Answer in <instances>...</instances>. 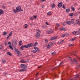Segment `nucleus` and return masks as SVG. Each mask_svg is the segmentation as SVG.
<instances>
[{"instance_id":"1","label":"nucleus","mask_w":80,"mask_h":80,"mask_svg":"<svg viewBox=\"0 0 80 80\" xmlns=\"http://www.w3.org/2000/svg\"><path fill=\"white\" fill-rule=\"evenodd\" d=\"M21 10V7H20L18 6L16 7V9H13V12L15 13H17V12H19Z\"/></svg>"},{"instance_id":"2","label":"nucleus","mask_w":80,"mask_h":80,"mask_svg":"<svg viewBox=\"0 0 80 80\" xmlns=\"http://www.w3.org/2000/svg\"><path fill=\"white\" fill-rule=\"evenodd\" d=\"M12 43H12V47H15L17 45V40L16 39H15L13 41H12Z\"/></svg>"},{"instance_id":"3","label":"nucleus","mask_w":80,"mask_h":80,"mask_svg":"<svg viewBox=\"0 0 80 80\" xmlns=\"http://www.w3.org/2000/svg\"><path fill=\"white\" fill-rule=\"evenodd\" d=\"M21 68H25L27 67V66L25 64H21L20 65Z\"/></svg>"},{"instance_id":"4","label":"nucleus","mask_w":80,"mask_h":80,"mask_svg":"<svg viewBox=\"0 0 80 80\" xmlns=\"http://www.w3.org/2000/svg\"><path fill=\"white\" fill-rule=\"evenodd\" d=\"M53 45V43L52 42H50L49 43V44L48 45V46L47 47V48H49L50 47H52Z\"/></svg>"},{"instance_id":"5","label":"nucleus","mask_w":80,"mask_h":80,"mask_svg":"<svg viewBox=\"0 0 80 80\" xmlns=\"http://www.w3.org/2000/svg\"><path fill=\"white\" fill-rule=\"evenodd\" d=\"M58 37L57 36L52 37L50 39V40H55V39H57Z\"/></svg>"},{"instance_id":"6","label":"nucleus","mask_w":80,"mask_h":80,"mask_svg":"<svg viewBox=\"0 0 80 80\" xmlns=\"http://www.w3.org/2000/svg\"><path fill=\"white\" fill-rule=\"evenodd\" d=\"M53 32V31L51 29H50L49 30H48L47 32V33L48 34H50V33H52Z\"/></svg>"},{"instance_id":"7","label":"nucleus","mask_w":80,"mask_h":80,"mask_svg":"<svg viewBox=\"0 0 80 80\" xmlns=\"http://www.w3.org/2000/svg\"><path fill=\"white\" fill-rule=\"evenodd\" d=\"M34 49L36 50V51H37V52H40V49L39 48L37 47H34Z\"/></svg>"},{"instance_id":"8","label":"nucleus","mask_w":80,"mask_h":80,"mask_svg":"<svg viewBox=\"0 0 80 80\" xmlns=\"http://www.w3.org/2000/svg\"><path fill=\"white\" fill-rule=\"evenodd\" d=\"M58 6L59 8H61L62 7V2H60L58 4Z\"/></svg>"},{"instance_id":"9","label":"nucleus","mask_w":80,"mask_h":80,"mask_svg":"<svg viewBox=\"0 0 80 80\" xmlns=\"http://www.w3.org/2000/svg\"><path fill=\"white\" fill-rule=\"evenodd\" d=\"M36 37L37 38H38L40 37V32H37L36 33Z\"/></svg>"},{"instance_id":"10","label":"nucleus","mask_w":80,"mask_h":80,"mask_svg":"<svg viewBox=\"0 0 80 80\" xmlns=\"http://www.w3.org/2000/svg\"><path fill=\"white\" fill-rule=\"evenodd\" d=\"M28 47H33V44L32 43H29L28 44Z\"/></svg>"},{"instance_id":"11","label":"nucleus","mask_w":80,"mask_h":80,"mask_svg":"<svg viewBox=\"0 0 80 80\" xmlns=\"http://www.w3.org/2000/svg\"><path fill=\"white\" fill-rule=\"evenodd\" d=\"M66 23L67 25H70L72 23H71V21H66Z\"/></svg>"},{"instance_id":"12","label":"nucleus","mask_w":80,"mask_h":80,"mask_svg":"<svg viewBox=\"0 0 80 80\" xmlns=\"http://www.w3.org/2000/svg\"><path fill=\"white\" fill-rule=\"evenodd\" d=\"M26 70H27V69L24 68L23 69L19 70V72H25V71H26Z\"/></svg>"},{"instance_id":"13","label":"nucleus","mask_w":80,"mask_h":80,"mask_svg":"<svg viewBox=\"0 0 80 80\" xmlns=\"http://www.w3.org/2000/svg\"><path fill=\"white\" fill-rule=\"evenodd\" d=\"M79 77V74H78L76 75V76L74 78H73V79L75 80H77L78 78V77Z\"/></svg>"},{"instance_id":"14","label":"nucleus","mask_w":80,"mask_h":80,"mask_svg":"<svg viewBox=\"0 0 80 80\" xmlns=\"http://www.w3.org/2000/svg\"><path fill=\"white\" fill-rule=\"evenodd\" d=\"M73 60L74 61V62H75L76 63H77V64L78 63V61L76 60V58H74Z\"/></svg>"},{"instance_id":"15","label":"nucleus","mask_w":80,"mask_h":80,"mask_svg":"<svg viewBox=\"0 0 80 80\" xmlns=\"http://www.w3.org/2000/svg\"><path fill=\"white\" fill-rule=\"evenodd\" d=\"M51 7L52 8H55V5L54 3H52V4Z\"/></svg>"},{"instance_id":"16","label":"nucleus","mask_w":80,"mask_h":80,"mask_svg":"<svg viewBox=\"0 0 80 80\" xmlns=\"http://www.w3.org/2000/svg\"><path fill=\"white\" fill-rule=\"evenodd\" d=\"M17 52L18 55L19 56H20V55H21L22 54V53L20 51H18Z\"/></svg>"},{"instance_id":"17","label":"nucleus","mask_w":80,"mask_h":80,"mask_svg":"<svg viewBox=\"0 0 80 80\" xmlns=\"http://www.w3.org/2000/svg\"><path fill=\"white\" fill-rule=\"evenodd\" d=\"M78 14H79V12H77L76 13H74V16H77V15H78Z\"/></svg>"},{"instance_id":"18","label":"nucleus","mask_w":80,"mask_h":80,"mask_svg":"<svg viewBox=\"0 0 80 80\" xmlns=\"http://www.w3.org/2000/svg\"><path fill=\"white\" fill-rule=\"evenodd\" d=\"M76 38H77V37H75L73 38H72V39H71L70 40V41H74V40H75V39H76Z\"/></svg>"},{"instance_id":"19","label":"nucleus","mask_w":80,"mask_h":80,"mask_svg":"<svg viewBox=\"0 0 80 80\" xmlns=\"http://www.w3.org/2000/svg\"><path fill=\"white\" fill-rule=\"evenodd\" d=\"M6 54L8 55H9L10 56H12V54H11L10 52H7Z\"/></svg>"},{"instance_id":"20","label":"nucleus","mask_w":80,"mask_h":80,"mask_svg":"<svg viewBox=\"0 0 80 80\" xmlns=\"http://www.w3.org/2000/svg\"><path fill=\"white\" fill-rule=\"evenodd\" d=\"M71 9L73 12H75V8L72 6H71Z\"/></svg>"},{"instance_id":"21","label":"nucleus","mask_w":80,"mask_h":80,"mask_svg":"<svg viewBox=\"0 0 80 80\" xmlns=\"http://www.w3.org/2000/svg\"><path fill=\"white\" fill-rule=\"evenodd\" d=\"M66 12L67 13H69V12H70V9L68 8L66 9Z\"/></svg>"},{"instance_id":"22","label":"nucleus","mask_w":80,"mask_h":80,"mask_svg":"<svg viewBox=\"0 0 80 80\" xmlns=\"http://www.w3.org/2000/svg\"><path fill=\"white\" fill-rule=\"evenodd\" d=\"M65 30V28H62L60 29V30H62V31H63V30Z\"/></svg>"},{"instance_id":"23","label":"nucleus","mask_w":80,"mask_h":80,"mask_svg":"<svg viewBox=\"0 0 80 80\" xmlns=\"http://www.w3.org/2000/svg\"><path fill=\"white\" fill-rule=\"evenodd\" d=\"M25 48L24 46L22 45L20 49L21 50H23V48Z\"/></svg>"},{"instance_id":"24","label":"nucleus","mask_w":80,"mask_h":80,"mask_svg":"<svg viewBox=\"0 0 80 80\" xmlns=\"http://www.w3.org/2000/svg\"><path fill=\"white\" fill-rule=\"evenodd\" d=\"M20 62H21V63H26V61H25L23 60L20 61Z\"/></svg>"},{"instance_id":"25","label":"nucleus","mask_w":80,"mask_h":80,"mask_svg":"<svg viewBox=\"0 0 80 80\" xmlns=\"http://www.w3.org/2000/svg\"><path fill=\"white\" fill-rule=\"evenodd\" d=\"M73 15H74V14L73 13H70L69 14V16H70V17H72Z\"/></svg>"},{"instance_id":"26","label":"nucleus","mask_w":80,"mask_h":80,"mask_svg":"<svg viewBox=\"0 0 80 80\" xmlns=\"http://www.w3.org/2000/svg\"><path fill=\"white\" fill-rule=\"evenodd\" d=\"M7 33L6 32H3V35L4 36H5V35H7Z\"/></svg>"},{"instance_id":"27","label":"nucleus","mask_w":80,"mask_h":80,"mask_svg":"<svg viewBox=\"0 0 80 80\" xmlns=\"http://www.w3.org/2000/svg\"><path fill=\"white\" fill-rule=\"evenodd\" d=\"M2 62H3V63H6V61L4 59H2Z\"/></svg>"},{"instance_id":"28","label":"nucleus","mask_w":80,"mask_h":80,"mask_svg":"<svg viewBox=\"0 0 80 80\" xmlns=\"http://www.w3.org/2000/svg\"><path fill=\"white\" fill-rule=\"evenodd\" d=\"M38 45V43L37 42H35L33 44V46H36V45Z\"/></svg>"},{"instance_id":"29","label":"nucleus","mask_w":80,"mask_h":80,"mask_svg":"<svg viewBox=\"0 0 80 80\" xmlns=\"http://www.w3.org/2000/svg\"><path fill=\"white\" fill-rule=\"evenodd\" d=\"M74 22H75V21L74 20V19H71L72 23V24H73V23H74Z\"/></svg>"},{"instance_id":"30","label":"nucleus","mask_w":80,"mask_h":80,"mask_svg":"<svg viewBox=\"0 0 80 80\" xmlns=\"http://www.w3.org/2000/svg\"><path fill=\"white\" fill-rule=\"evenodd\" d=\"M31 52H32V53H35L37 52V51L34 50L31 51Z\"/></svg>"},{"instance_id":"31","label":"nucleus","mask_w":80,"mask_h":80,"mask_svg":"<svg viewBox=\"0 0 80 80\" xmlns=\"http://www.w3.org/2000/svg\"><path fill=\"white\" fill-rule=\"evenodd\" d=\"M22 40H21L19 42V44L20 46L22 45Z\"/></svg>"},{"instance_id":"32","label":"nucleus","mask_w":80,"mask_h":80,"mask_svg":"<svg viewBox=\"0 0 80 80\" xmlns=\"http://www.w3.org/2000/svg\"><path fill=\"white\" fill-rule=\"evenodd\" d=\"M80 32L77 31H76V35H78V34H79Z\"/></svg>"},{"instance_id":"33","label":"nucleus","mask_w":80,"mask_h":80,"mask_svg":"<svg viewBox=\"0 0 80 80\" xmlns=\"http://www.w3.org/2000/svg\"><path fill=\"white\" fill-rule=\"evenodd\" d=\"M72 33L73 35H76V31H73L72 32Z\"/></svg>"},{"instance_id":"34","label":"nucleus","mask_w":80,"mask_h":80,"mask_svg":"<svg viewBox=\"0 0 80 80\" xmlns=\"http://www.w3.org/2000/svg\"><path fill=\"white\" fill-rule=\"evenodd\" d=\"M9 47L11 50H13V48H12V45H9Z\"/></svg>"},{"instance_id":"35","label":"nucleus","mask_w":80,"mask_h":80,"mask_svg":"<svg viewBox=\"0 0 80 80\" xmlns=\"http://www.w3.org/2000/svg\"><path fill=\"white\" fill-rule=\"evenodd\" d=\"M70 54H71V55H76V54L74 52L71 53Z\"/></svg>"},{"instance_id":"36","label":"nucleus","mask_w":80,"mask_h":80,"mask_svg":"<svg viewBox=\"0 0 80 80\" xmlns=\"http://www.w3.org/2000/svg\"><path fill=\"white\" fill-rule=\"evenodd\" d=\"M69 58H70V60L71 61V62H72V63H74V62L72 60V58H71L70 57H69Z\"/></svg>"},{"instance_id":"37","label":"nucleus","mask_w":80,"mask_h":80,"mask_svg":"<svg viewBox=\"0 0 80 80\" xmlns=\"http://www.w3.org/2000/svg\"><path fill=\"white\" fill-rule=\"evenodd\" d=\"M63 62H61L59 64V66H62V65H63Z\"/></svg>"},{"instance_id":"38","label":"nucleus","mask_w":80,"mask_h":80,"mask_svg":"<svg viewBox=\"0 0 80 80\" xmlns=\"http://www.w3.org/2000/svg\"><path fill=\"white\" fill-rule=\"evenodd\" d=\"M64 34L66 37V36H67V35H69V34L68 33H65Z\"/></svg>"},{"instance_id":"39","label":"nucleus","mask_w":80,"mask_h":80,"mask_svg":"<svg viewBox=\"0 0 80 80\" xmlns=\"http://www.w3.org/2000/svg\"><path fill=\"white\" fill-rule=\"evenodd\" d=\"M58 68V67H55V68L52 69V70H54L55 69H57V68Z\"/></svg>"},{"instance_id":"40","label":"nucleus","mask_w":80,"mask_h":80,"mask_svg":"<svg viewBox=\"0 0 80 80\" xmlns=\"http://www.w3.org/2000/svg\"><path fill=\"white\" fill-rule=\"evenodd\" d=\"M12 31H11L10 34L8 36L10 37V36H12Z\"/></svg>"},{"instance_id":"41","label":"nucleus","mask_w":80,"mask_h":80,"mask_svg":"<svg viewBox=\"0 0 80 80\" xmlns=\"http://www.w3.org/2000/svg\"><path fill=\"white\" fill-rule=\"evenodd\" d=\"M14 50L16 52H17V51H18V49H17V48L15 47L14 48Z\"/></svg>"},{"instance_id":"42","label":"nucleus","mask_w":80,"mask_h":80,"mask_svg":"<svg viewBox=\"0 0 80 80\" xmlns=\"http://www.w3.org/2000/svg\"><path fill=\"white\" fill-rule=\"evenodd\" d=\"M56 52H52L51 53V54L52 55H55V54H56Z\"/></svg>"},{"instance_id":"43","label":"nucleus","mask_w":80,"mask_h":80,"mask_svg":"<svg viewBox=\"0 0 80 80\" xmlns=\"http://www.w3.org/2000/svg\"><path fill=\"white\" fill-rule=\"evenodd\" d=\"M80 65L77 66L76 68L77 69H78V68H80Z\"/></svg>"},{"instance_id":"44","label":"nucleus","mask_w":80,"mask_h":80,"mask_svg":"<svg viewBox=\"0 0 80 80\" xmlns=\"http://www.w3.org/2000/svg\"><path fill=\"white\" fill-rule=\"evenodd\" d=\"M46 27H47V26H44V25H43L42 26V28H46Z\"/></svg>"},{"instance_id":"45","label":"nucleus","mask_w":80,"mask_h":80,"mask_svg":"<svg viewBox=\"0 0 80 80\" xmlns=\"http://www.w3.org/2000/svg\"><path fill=\"white\" fill-rule=\"evenodd\" d=\"M48 15H51V12H49L48 13Z\"/></svg>"},{"instance_id":"46","label":"nucleus","mask_w":80,"mask_h":80,"mask_svg":"<svg viewBox=\"0 0 80 80\" xmlns=\"http://www.w3.org/2000/svg\"><path fill=\"white\" fill-rule=\"evenodd\" d=\"M24 48H28V45L27 46V45H24Z\"/></svg>"},{"instance_id":"47","label":"nucleus","mask_w":80,"mask_h":80,"mask_svg":"<svg viewBox=\"0 0 80 80\" xmlns=\"http://www.w3.org/2000/svg\"><path fill=\"white\" fill-rule=\"evenodd\" d=\"M56 26L57 27H60V24L58 23H56Z\"/></svg>"},{"instance_id":"48","label":"nucleus","mask_w":80,"mask_h":80,"mask_svg":"<svg viewBox=\"0 0 80 80\" xmlns=\"http://www.w3.org/2000/svg\"><path fill=\"white\" fill-rule=\"evenodd\" d=\"M65 37L66 36L64 34L63 35H62V36H61V37Z\"/></svg>"},{"instance_id":"49","label":"nucleus","mask_w":80,"mask_h":80,"mask_svg":"<svg viewBox=\"0 0 80 80\" xmlns=\"http://www.w3.org/2000/svg\"><path fill=\"white\" fill-rule=\"evenodd\" d=\"M7 73H5V72L3 73V75H4V76L7 75Z\"/></svg>"},{"instance_id":"50","label":"nucleus","mask_w":80,"mask_h":80,"mask_svg":"<svg viewBox=\"0 0 80 80\" xmlns=\"http://www.w3.org/2000/svg\"><path fill=\"white\" fill-rule=\"evenodd\" d=\"M62 8H64V9H66V8L65 7L64 5H62Z\"/></svg>"},{"instance_id":"51","label":"nucleus","mask_w":80,"mask_h":80,"mask_svg":"<svg viewBox=\"0 0 80 80\" xmlns=\"http://www.w3.org/2000/svg\"><path fill=\"white\" fill-rule=\"evenodd\" d=\"M76 23H79V19L76 20Z\"/></svg>"},{"instance_id":"52","label":"nucleus","mask_w":80,"mask_h":80,"mask_svg":"<svg viewBox=\"0 0 80 80\" xmlns=\"http://www.w3.org/2000/svg\"><path fill=\"white\" fill-rule=\"evenodd\" d=\"M24 26H25V28H27V27H28V25L27 24H26L24 25Z\"/></svg>"},{"instance_id":"53","label":"nucleus","mask_w":80,"mask_h":80,"mask_svg":"<svg viewBox=\"0 0 80 80\" xmlns=\"http://www.w3.org/2000/svg\"><path fill=\"white\" fill-rule=\"evenodd\" d=\"M46 24L47 25H50V24L48 23L47 22H46Z\"/></svg>"},{"instance_id":"54","label":"nucleus","mask_w":80,"mask_h":80,"mask_svg":"<svg viewBox=\"0 0 80 80\" xmlns=\"http://www.w3.org/2000/svg\"><path fill=\"white\" fill-rule=\"evenodd\" d=\"M33 17H34V18H35V19H36L37 18V16H35V15H34L33 16Z\"/></svg>"},{"instance_id":"55","label":"nucleus","mask_w":80,"mask_h":80,"mask_svg":"<svg viewBox=\"0 0 80 80\" xmlns=\"http://www.w3.org/2000/svg\"><path fill=\"white\" fill-rule=\"evenodd\" d=\"M3 47L2 45H0V49H2Z\"/></svg>"},{"instance_id":"56","label":"nucleus","mask_w":80,"mask_h":80,"mask_svg":"<svg viewBox=\"0 0 80 80\" xmlns=\"http://www.w3.org/2000/svg\"><path fill=\"white\" fill-rule=\"evenodd\" d=\"M72 46H73V44H70L68 45V47H72Z\"/></svg>"},{"instance_id":"57","label":"nucleus","mask_w":80,"mask_h":80,"mask_svg":"<svg viewBox=\"0 0 80 80\" xmlns=\"http://www.w3.org/2000/svg\"><path fill=\"white\" fill-rule=\"evenodd\" d=\"M45 41L46 42V43H47V42H48V41L47 39H45Z\"/></svg>"},{"instance_id":"58","label":"nucleus","mask_w":80,"mask_h":80,"mask_svg":"<svg viewBox=\"0 0 80 80\" xmlns=\"http://www.w3.org/2000/svg\"><path fill=\"white\" fill-rule=\"evenodd\" d=\"M37 32H38L41 33V31H40V30H37Z\"/></svg>"},{"instance_id":"59","label":"nucleus","mask_w":80,"mask_h":80,"mask_svg":"<svg viewBox=\"0 0 80 80\" xmlns=\"http://www.w3.org/2000/svg\"><path fill=\"white\" fill-rule=\"evenodd\" d=\"M8 43H7V42H5V43H4V44H5V45L6 46H7V44H8Z\"/></svg>"},{"instance_id":"60","label":"nucleus","mask_w":80,"mask_h":80,"mask_svg":"<svg viewBox=\"0 0 80 80\" xmlns=\"http://www.w3.org/2000/svg\"><path fill=\"white\" fill-rule=\"evenodd\" d=\"M8 45H11V44H12V43L11 42H9L8 43Z\"/></svg>"},{"instance_id":"61","label":"nucleus","mask_w":80,"mask_h":80,"mask_svg":"<svg viewBox=\"0 0 80 80\" xmlns=\"http://www.w3.org/2000/svg\"><path fill=\"white\" fill-rule=\"evenodd\" d=\"M2 8H4V9H5V8H6L5 7V6H4V5L2 6Z\"/></svg>"},{"instance_id":"62","label":"nucleus","mask_w":80,"mask_h":80,"mask_svg":"<svg viewBox=\"0 0 80 80\" xmlns=\"http://www.w3.org/2000/svg\"><path fill=\"white\" fill-rule=\"evenodd\" d=\"M0 12H3V11H2L1 9H0Z\"/></svg>"},{"instance_id":"63","label":"nucleus","mask_w":80,"mask_h":80,"mask_svg":"<svg viewBox=\"0 0 80 80\" xmlns=\"http://www.w3.org/2000/svg\"><path fill=\"white\" fill-rule=\"evenodd\" d=\"M77 22L76 23H74L73 24V25L74 26L77 25Z\"/></svg>"},{"instance_id":"64","label":"nucleus","mask_w":80,"mask_h":80,"mask_svg":"<svg viewBox=\"0 0 80 80\" xmlns=\"http://www.w3.org/2000/svg\"><path fill=\"white\" fill-rule=\"evenodd\" d=\"M30 19H31V20H33V18L32 17H31L30 18Z\"/></svg>"}]
</instances>
